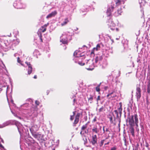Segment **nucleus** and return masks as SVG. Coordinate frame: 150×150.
I'll use <instances>...</instances> for the list:
<instances>
[{
	"label": "nucleus",
	"instance_id": "obj_1",
	"mask_svg": "<svg viewBox=\"0 0 150 150\" xmlns=\"http://www.w3.org/2000/svg\"><path fill=\"white\" fill-rule=\"evenodd\" d=\"M128 120L129 125L131 127L134 125L135 123L136 126V128L137 129L138 127V123H139L138 119V116L137 114L132 115L127 117V121Z\"/></svg>",
	"mask_w": 150,
	"mask_h": 150
},
{
	"label": "nucleus",
	"instance_id": "obj_2",
	"mask_svg": "<svg viewBox=\"0 0 150 150\" xmlns=\"http://www.w3.org/2000/svg\"><path fill=\"white\" fill-rule=\"evenodd\" d=\"M71 35L72 34L69 32L64 33L60 37V42L63 44H67L68 40H70L71 39Z\"/></svg>",
	"mask_w": 150,
	"mask_h": 150
},
{
	"label": "nucleus",
	"instance_id": "obj_3",
	"mask_svg": "<svg viewBox=\"0 0 150 150\" xmlns=\"http://www.w3.org/2000/svg\"><path fill=\"white\" fill-rule=\"evenodd\" d=\"M81 50H82V48H79V50H76L74 52V55L75 57L74 58V60L76 57L79 58V59H83L85 58V53L84 52H82L81 53V52H82Z\"/></svg>",
	"mask_w": 150,
	"mask_h": 150
},
{
	"label": "nucleus",
	"instance_id": "obj_4",
	"mask_svg": "<svg viewBox=\"0 0 150 150\" xmlns=\"http://www.w3.org/2000/svg\"><path fill=\"white\" fill-rule=\"evenodd\" d=\"M86 64L88 67H89L88 68H87L88 70H92L94 67L97 66V64H96L95 62L94 63L93 60L90 59L87 60Z\"/></svg>",
	"mask_w": 150,
	"mask_h": 150
},
{
	"label": "nucleus",
	"instance_id": "obj_5",
	"mask_svg": "<svg viewBox=\"0 0 150 150\" xmlns=\"http://www.w3.org/2000/svg\"><path fill=\"white\" fill-rule=\"evenodd\" d=\"M13 6L16 8H24L25 5L21 0H17L14 2L13 4Z\"/></svg>",
	"mask_w": 150,
	"mask_h": 150
},
{
	"label": "nucleus",
	"instance_id": "obj_6",
	"mask_svg": "<svg viewBox=\"0 0 150 150\" xmlns=\"http://www.w3.org/2000/svg\"><path fill=\"white\" fill-rule=\"evenodd\" d=\"M49 23H47L46 24H45L42 26L39 30V31L38 32V35L39 36L40 42H42V34L40 33L41 32H44L45 31H46V27L48 25Z\"/></svg>",
	"mask_w": 150,
	"mask_h": 150
},
{
	"label": "nucleus",
	"instance_id": "obj_7",
	"mask_svg": "<svg viewBox=\"0 0 150 150\" xmlns=\"http://www.w3.org/2000/svg\"><path fill=\"white\" fill-rule=\"evenodd\" d=\"M121 103H120V106L118 108V110H114V112L115 114L117 115V117L118 118L121 117L122 114V105L121 104Z\"/></svg>",
	"mask_w": 150,
	"mask_h": 150
},
{
	"label": "nucleus",
	"instance_id": "obj_8",
	"mask_svg": "<svg viewBox=\"0 0 150 150\" xmlns=\"http://www.w3.org/2000/svg\"><path fill=\"white\" fill-rule=\"evenodd\" d=\"M15 124L16 126H17L18 131L21 135V134L23 132H24L23 128V127L22 125L18 122H16Z\"/></svg>",
	"mask_w": 150,
	"mask_h": 150
},
{
	"label": "nucleus",
	"instance_id": "obj_9",
	"mask_svg": "<svg viewBox=\"0 0 150 150\" xmlns=\"http://www.w3.org/2000/svg\"><path fill=\"white\" fill-rule=\"evenodd\" d=\"M39 127L37 125H35L33 126L30 128V131L32 134L36 133V132L38 130Z\"/></svg>",
	"mask_w": 150,
	"mask_h": 150
},
{
	"label": "nucleus",
	"instance_id": "obj_10",
	"mask_svg": "<svg viewBox=\"0 0 150 150\" xmlns=\"http://www.w3.org/2000/svg\"><path fill=\"white\" fill-rule=\"evenodd\" d=\"M103 55H98L96 57L95 62L97 64V65L103 59Z\"/></svg>",
	"mask_w": 150,
	"mask_h": 150
},
{
	"label": "nucleus",
	"instance_id": "obj_11",
	"mask_svg": "<svg viewBox=\"0 0 150 150\" xmlns=\"http://www.w3.org/2000/svg\"><path fill=\"white\" fill-rule=\"evenodd\" d=\"M115 2L116 6H120L122 8V7H124L122 6L125 3V1L126 0H115Z\"/></svg>",
	"mask_w": 150,
	"mask_h": 150
},
{
	"label": "nucleus",
	"instance_id": "obj_12",
	"mask_svg": "<svg viewBox=\"0 0 150 150\" xmlns=\"http://www.w3.org/2000/svg\"><path fill=\"white\" fill-rule=\"evenodd\" d=\"M108 25L109 26V27L111 29L113 30H114L115 28H113L115 25V24L113 22L112 20L110 19L107 22Z\"/></svg>",
	"mask_w": 150,
	"mask_h": 150
},
{
	"label": "nucleus",
	"instance_id": "obj_13",
	"mask_svg": "<svg viewBox=\"0 0 150 150\" xmlns=\"http://www.w3.org/2000/svg\"><path fill=\"white\" fill-rule=\"evenodd\" d=\"M114 7V5L112 4L108 8L106 12L107 16H110L112 12L113 11Z\"/></svg>",
	"mask_w": 150,
	"mask_h": 150
},
{
	"label": "nucleus",
	"instance_id": "obj_14",
	"mask_svg": "<svg viewBox=\"0 0 150 150\" xmlns=\"http://www.w3.org/2000/svg\"><path fill=\"white\" fill-rule=\"evenodd\" d=\"M136 91V96L138 99H139L141 96V89L139 87H137Z\"/></svg>",
	"mask_w": 150,
	"mask_h": 150
},
{
	"label": "nucleus",
	"instance_id": "obj_15",
	"mask_svg": "<svg viewBox=\"0 0 150 150\" xmlns=\"http://www.w3.org/2000/svg\"><path fill=\"white\" fill-rule=\"evenodd\" d=\"M32 135L35 138L38 140H42L43 138L41 134L37 133L33 134Z\"/></svg>",
	"mask_w": 150,
	"mask_h": 150
},
{
	"label": "nucleus",
	"instance_id": "obj_16",
	"mask_svg": "<svg viewBox=\"0 0 150 150\" xmlns=\"http://www.w3.org/2000/svg\"><path fill=\"white\" fill-rule=\"evenodd\" d=\"M103 69L105 68L107 65V62L105 59H103L99 64Z\"/></svg>",
	"mask_w": 150,
	"mask_h": 150
},
{
	"label": "nucleus",
	"instance_id": "obj_17",
	"mask_svg": "<svg viewBox=\"0 0 150 150\" xmlns=\"http://www.w3.org/2000/svg\"><path fill=\"white\" fill-rule=\"evenodd\" d=\"M91 142L93 145H95L97 143V138L96 135H93L92 137Z\"/></svg>",
	"mask_w": 150,
	"mask_h": 150
},
{
	"label": "nucleus",
	"instance_id": "obj_18",
	"mask_svg": "<svg viewBox=\"0 0 150 150\" xmlns=\"http://www.w3.org/2000/svg\"><path fill=\"white\" fill-rule=\"evenodd\" d=\"M25 63L27 65L28 69V72L29 74H30L32 71V67L31 64H30V62H25Z\"/></svg>",
	"mask_w": 150,
	"mask_h": 150
},
{
	"label": "nucleus",
	"instance_id": "obj_19",
	"mask_svg": "<svg viewBox=\"0 0 150 150\" xmlns=\"http://www.w3.org/2000/svg\"><path fill=\"white\" fill-rule=\"evenodd\" d=\"M36 108L35 107L34 108V109H33V108L31 109V110L33 111H31V113H32L31 115L33 116V117H36L38 115V112H37V111L36 110Z\"/></svg>",
	"mask_w": 150,
	"mask_h": 150
},
{
	"label": "nucleus",
	"instance_id": "obj_20",
	"mask_svg": "<svg viewBox=\"0 0 150 150\" xmlns=\"http://www.w3.org/2000/svg\"><path fill=\"white\" fill-rule=\"evenodd\" d=\"M80 115L81 114L80 113H78L76 115L75 119L73 123L74 125H75L78 122Z\"/></svg>",
	"mask_w": 150,
	"mask_h": 150
},
{
	"label": "nucleus",
	"instance_id": "obj_21",
	"mask_svg": "<svg viewBox=\"0 0 150 150\" xmlns=\"http://www.w3.org/2000/svg\"><path fill=\"white\" fill-rule=\"evenodd\" d=\"M57 13V12L56 11H54L52 12L51 13L49 14L47 16L46 18L48 19L52 17H54Z\"/></svg>",
	"mask_w": 150,
	"mask_h": 150
},
{
	"label": "nucleus",
	"instance_id": "obj_22",
	"mask_svg": "<svg viewBox=\"0 0 150 150\" xmlns=\"http://www.w3.org/2000/svg\"><path fill=\"white\" fill-rule=\"evenodd\" d=\"M10 123L9 121H6L2 124H0V128H2L7 125H9Z\"/></svg>",
	"mask_w": 150,
	"mask_h": 150
},
{
	"label": "nucleus",
	"instance_id": "obj_23",
	"mask_svg": "<svg viewBox=\"0 0 150 150\" xmlns=\"http://www.w3.org/2000/svg\"><path fill=\"white\" fill-rule=\"evenodd\" d=\"M69 22V21L67 18H66L63 21V22L61 23V25L63 26L66 25Z\"/></svg>",
	"mask_w": 150,
	"mask_h": 150
},
{
	"label": "nucleus",
	"instance_id": "obj_24",
	"mask_svg": "<svg viewBox=\"0 0 150 150\" xmlns=\"http://www.w3.org/2000/svg\"><path fill=\"white\" fill-rule=\"evenodd\" d=\"M92 131L93 132H95L96 133H97L99 132V130L97 128L96 126L93 127L92 129Z\"/></svg>",
	"mask_w": 150,
	"mask_h": 150
},
{
	"label": "nucleus",
	"instance_id": "obj_25",
	"mask_svg": "<svg viewBox=\"0 0 150 150\" xmlns=\"http://www.w3.org/2000/svg\"><path fill=\"white\" fill-rule=\"evenodd\" d=\"M120 7V8L119 9L117 10V12L115 13V16H118L119 15H121V13L122 12V11L121 10V7Z\"/></svg>",
	"mask_w": 150,
	"mask_h": 150
},
{
	"label": "nucleus",
	"instance_id": "obj_26",
	"mask_svg": "<svg viewBox=\"0 0 150 150\" xmlns=\"http://www.w3.org/2000/svg\"><path fill=\"white\" fill-rule=\"evenodd\" d=\"M88 99L89 102H90L91 103L92 102L93 100V96L90 95L89 96H88Z\"/></svg>",
	"mask_w": 150,
	"mask_h": 150
},
{
	"label": "nucleus",
	"instance_id": "obj_27",
	"mask_svg": "<svg viewBox=\"0 0 150 150\" xmlns=\"http://www.w3.org/2000/svg\"><path fill=\"white\" fill-rule=\"evenodd\" d=\"M130 131L131 132V133L132 134V135L133 136H134V129L132 127H131L130 128Z\"/></svg>",
	"mask_w": 150,
	"mask_h": 150
},
{
	"label": "nucleus",
	"instance_id": "obj_28",
	"mask_svg": "<svg viewBox=\"0 0 150 150\" xmlns=\"http://www.w3.org/2000/svg\"><path fill=\"white\" fill-rule=\"evenodd\" d=\"M88 124L86 123L85 125H83L81 127V130L83 131L87 127Z\"/></svg>",
	"mask_w": 150,
	"mask_h": 150
},
{
	"label": "nucleus",
	"instance_id": "obj_29",
	"mask_svg": "<svg viewBox=\"0 0 150 150\" xmlns=\"http://www.w3.org/2000/svg\"><path fill=\"white\" fill-rule=\"evenodd\" d=\"M105 110V107L103 106H102L98 110V112H102L104 111Z\"/></svg>",
	"mask_w": 150,
	"mask_h": 150
},
{
	"label": "nucleus",
	"instance_id": "obj_30",
	"mask_svg": "<svg viewBox=\"0 0 150 150\" xmlns=\"http://www.w3.org/2000/svg\"><path fill=\"white\" fill-rule=\"evenodd\" d=\"M2 62V63L3 64V66H2L0 65V71H1V69H5L6 71V67L5 66L4 64L3 63V62Z\"/></svg>",
	"mask_w": 150,
	"mask_h": 150
},
{
	"label": "nucleus",
	"instance_id": "obj_31",
	"mask_svg": "<svg viewBox=\"0 0 150 150\" xmlns=\"http://www.w3.org/2000/svg\"><path fill=\"white\" fill-rule=\"evenodd\" d=\"M108 118L109 119L110 122L111 123H113L112 117L111 115H109L108 117Z\"/></svg>",
	"mask_w": 150,
	"mask_h": 150
},
{
	"label": "nucleus",
	"instance_id": "obj_32",
	"mask_svg": "<svg viewBox=\"0 0 150 150\" xmlns=\"http://www.w3.org/2000/svg\"><path fill=\"white\" fill-rule=\"evenodd\" d=\"M100 48V45L99 44H98L96 47L93 48L94 50H96V51H97Z\"/></svg>",
	"mask_w": 150,
	"mask_h": 150
},
{
	"label": "nucleus",
	"instance_id": "obj_33",
	"mask_svg": "<svg viewBox=\"0 0 150 150\" xmlns=\"http://www.w3.org/2000/svg\"><path fill=\"white\" fill-rule=\"evenodd\" d=\"M17 61L18 63H20L22 66H23V64L22 63V62L20 60V58L19 57L17 58Z\"/></svg>",
	"mask_w": 150,
	"mask_h": 150
},
{
	"label": "nucleus",
	"instance_id": "obj_34",
	"mask_svg": "<svg viewBox=\"0 0 150 150\" xmlns=\"http://www.w3.org/2000/svg\"><path fill=\"white\" fill-rule=\"evenodd\" d=\"M100 85L98 86L96 88V91L97 92H99L100 90Z\"/></svg>",
	"mask_w": 150,
	"mask_h": 150
},
{
	"label": "nucleus",
	"instance_id": "obj_35",
	"mask_svg": "<svg viewBox=\"0 0 150 150\" xmlns=\"http://www.w3.org/2000/svg\"><path fill=\"white\" fill-rule=\"evenodd\" d=\"M78 63L81 66H83L85 64H86V63H83L82 62H80V61L78 62Z\"/></svg>",
	"mask_w": 150,
	"mask_h": 150
},
{
	"label": "nucleus",
	"instance_id": "obj_36",
	"mask_svg": "<svg viewBox=\"0 0 150 150\" xmlns=\"http://www.w3.org/2000/svg\"><path fill=\"white\" fill-rule=\"evenodd\" d=\"M74 97H75L74 96L73 97V98H74L73 105H75V104L76 103V100L75 98H74Z\"/></svg>",
	"mask_w": 150,
	"mask_h": 150
},
{
	"label": "nucleus",
	"instance_id": "obj_37",
	"mask_svg": "<svg viewBox=\"0 0 150 150\" xmlns=\"http://www.w3.org/2000/svg\"><path fill=\"white\" fill-rule=\"evenodd\" d=\"M83 8H82V9H81V11L82 12V13H83L84 12H87V8H86V9H85L84 10V11H83Z\"/></svg>",
	"mask_w": 150,
	"mask_h": 150
},
{
	"label": "nucleus",
	"instance_id": "obj_38",
	"mask_svg": "<svg viewBox=\"0 0 150 150\" xmlns=\"http://www.w3.org/2000/svg\"><path fill=\"white\" fill-rule=\"evenodd\" d=\"M105 141V140H102L100 142V146H102L104 142Z\"/></svg>",
	"mask_w": 150,
	"mask_h": 150
},
{
	"label": "nucleus",
	"instance_id": "obj_39",
	"mask_svg": "<svg viewBox=\"0 0 150 150\" xmlns=\"http://www.w3.org/2000/svg\"><path fill=\"white\" fill-rule=\"evenodd\" d=\"M35 103L37 105H39V102L38 101L36 100L35 101Z\"/></svg>",
	"mask_w": 150,
	"mask_h": 150
},
{
	"label": "nucleus",
	"instance_id": "obj_40",
	"mask_svg": "<svg viewBox=\"0 0 150 150\" xmlns=\"http://www.w3.org/2000/svg\"><path fill=\"white\" fill-rule=\"evenodd\" d=\"M117 148L116 146H114L110 150H116Z\"/></svg>",
	"mask_w": 150,
	"mask_h": 150
},
{
	"label": "nucleus",
	"instance_id": "obj_41",
	"mask_svg": "<svg viewBox=\"0 0 150 150\" xmlns=\"http://www.w3.org/2000/svg\"><path fill=\"white\" fill-rule=\"evenodd\" d=\"M74 116H73V115H71V117H70V119L72 121L74 119Z\"/></svg>",
	"mask_w": 150,
	"mask_h": 150
},
{
	"label": "nucleus",
	"instance_id": "obj_42",
	"mask_svg": "<svg viewBox=\"0 0 150 150\" xmlns=\"http://www.w3.org/2000/svg\"><path fill=\"white\" fill-rule=\"evenodd\" d=\"M144 0H139V2L140 4L143 3V2H144Z\"/></svg>",
	"mask_w": 150,
	"mask_h": 150
},
{
	"label": "nucleus",
	"instance_id": "obj_43",
	"mask_svg": "<svg viewBox=\"0 0 150 150\" xmlns=\"http://www.w3.org/2000/svg\"><path fill=\"white\" fill-rule=\"evenodd\" d=\"M100 100V96H98L97 98V103H98V101L99 100Z\"/></svg>",
	"mask_w": 150,
	"mask_h": 150
},
{
	"label": "nucleus",
	"instance_id": "obj_44",
	"mask_svg": "<svg viewBox=\"0 0 150 150\" xmlns=\"http://www.w3.org/2000/svg\"><path fill=\"white\" fill-rule=\"evenodd\" d=\"M149 144L147 142H146V143H145V146L147 148H148L149 147Z\"/></svg>",
	"mask_w": 150,
	"mask_h": 150
},
{
	"label": "nucleus",
	"instance_id": "obj_45",
	"mask_svg": "<svg viewBox=\"0 0 150 150\" xmlns=\"http://www.w3.org/2000/svg\"><path fill=\"white\" fill-rule=\"evenodd\" d=\"M96 118L97 117H95V118H94L93 120V121L94 122H95L96 121Z\"/></svg>",
	"mask_w": 150,
	"mask_h": 150
},
{
	"label": "nucleus",
	"instance_id": "obj_46",
	"mask_svg": "<svg viewBox=\"0 0 150 150\" xmlns=\"http://www.w3.org/2000/svg\"><path fill=\"white\" fill-rule=\"evenodd\" d=\"M28 104H25V105H22V108L23 107H24V106H28Z\"/></svg>",
	"mask_w": 150,
	"mask_h": 150
},
{
	"label": "nucleus",
	"instance_id": "obj_47",
	"mask_svg": "<svg viewBox=\"0 0 150 150\" xmlns=\"http://www.w3.org/2000/svg\"><path fill=\"white\" fill-rule=\"evenodd\" d=\"M11 112L13 114V115L14 116H15V117H17V115L14 113L13 112H12V111H11Z\"/></svg>",
	"mask_w": 150,
	"mask_h": 150
},
{
	"label": "nucleus",
	"instance_id": "obj_48",
	"mask_svg": "<svg viewBox=\"0 0 150 150\" xmlns=\"http://www.w3.org/2000/svg\"><path fill=\"white\" fill-rule=\"evenodd\" d=\"M50 92V91L49 90H47V95H48L49 93Z\"/></svg>",
	"mask_w": 150,
	"mask_h": 150
},
{
	"label": "nucleus",
	"instance_id": "obj_49",
	"mask_svg": "<svg viewBox=\"0 0 150 150\" xmlns=\"http://www.w3.org/2000/svg\"><path fill=\"white\" fill-rule=\"evenodd\" d=\"M133 150H138L137 148H135L133 149Z\"/></svg>",
	"mask_w": 150,
	"mask_h": 150
},
{
	"label": "nucleus",
	"instance_id": "obj_50",
	"mask_svg": "<svg viewBox=\"0 0 150 150\" xmlns=\"http://www.w3.org/2000/svg\"><path fill=\"white\" fill-rule=\"evenodd\" d=\"M34 79H36L37 78V76L36 75H35L34 76Z\"/></svg>",
	"mask_w": 150,
	"mask_h": 150
},
{
	"label": "nucleus",
	"instance_id": "obj_51",
	"mask_svg": "<svg viewBox=\"0 0 150 150\" xmlns=\"http://www.w3.org/2000/svg\"><path fill=\"white\" fill-rule=\"evenodd\" d=\"M86 133H87L88 132V130H87V131H85V132Z\"/></svg>",
	"mask_w": 150,
	"mask_h": 150
},
{
	"label": "nucleus",
	"instance_id": "obj_52",
	"mask_svg": "<svg viewBox=\"0 0 150 150\" xmlns=\"http://www.w3.org/2000/svg\"><path fill=\"white\" fill-rule=\"evenodd\" d=\"M124 139V141L125 142H126V139H125V137H124V139Z\"/></svg>",
	"mask_w": 150,
	"mask_h": 150
},
{
	"label": "nucleus",
	"instance_id": "obj_53",
	"mask_svg": "<svg viewBox=\"0 0 150 150\" xmlns=\"http://www.w3.org/2000/svg\"><path fill=\"white\" fill-rule=\"evenodd\" d=\"M83 131L82 130H81V132H80V134H81V135H82L83 134V133L82 134V132H83Z\"/></svg>",
	"mask_w": 150,
	"mask_h": 150
},
{
	"label": "nucleus",
	"instance_id": "obj_54",
	"mask_svg": "<svg viewBox=\"0 0 150 150\" xmlns=\"http://www.w3.org/2000/svg\"><path fill=\"white\" fill-rule=\"evenodd\" d=\"M75 111H74V112H73V116H74L75 114Z\"/></svg>",
	"mask_w": 150,
	"mask_h": 150
},
{
	"label": "nucleus",
	"instance_id": "obj_55",
	"mask_svg": "<svg viewBox=\"0 0 150 150\" xmlns=\"http://www.w3.org/2000/svg\"><path fill=\"white\" fill-rule=\"evenodd\" d=\"M103 133H104L105 132V130H104V127H103Z\"/></svg>",
	"mask_w": 150,
	"mask_h": 150
},
{
	"label": "nucleus",
	"instance_id": "obj_56",
	"mask_svg": "<svg viewBox=\"0 0 150 150\" xmlns=\"http://www.w3.org/2000/svg\"><path fill=\"white\" fill-rule=\"evenodd\" d=\"M111 94H112V93H110V94H108V95H107V96L108 97V96H109L110 95H111Z\"/></svg>",
	"mask_w": 150,
	"mask_h": 150
},
{
	"label": "nucleus",
	"instance_id": "obj_57",
	"mask_svg": "<svg viewBox=\"0 0 150 150\" xmlns=\"http://www.w3.org/2000/svg\"><path fill=\"white\" fill-rule=\"evenodd\" d=\"M17 117L19 119H21V117H18V116H17Z\"/></svg>",
	"mask_w": 150,
	"mask_h": 150
},
{
	"label": "nucleus",
	"instance_id": "obj_58",
	"mask_svg": "<svg viewBox=\"0 0 150 150\" xmlns=\"http://www.w3.org/2000/svg\"><path fill=\"white\" fill-rule=\"evenodd\" d=\"M147 2H149L150 3V0H147Z\"/></svg>",
	"mask_w": 150,
	"mask_h": 150
},
{
	"label": "nucleus",
	"instance_id": "obj_59",
	"mask_svg": "<svg viewBox=\"0 0 150 150\" xmlns=\"http://www.w3.org/2000/svg\"><path fill=\"white\" fill-rule=\"evenodd\" d=\"M106 132H107V131H108V129H106Z\"/></svg>",
	"mask_w": 150,
	"mask_h": 150
},
{
	"label": "nucleus",
	"instance_id": "obj_60",
	"mask_svg": "<svg viewBox=\"0 0 150 150\" xmlns=\"http://www.w3.org/2000/svg\"><path fill=\"white\" fill-rule=\"evenodd\" d=\"M101 128H102V127L101 126H100V128H99L101 130Z\"/></svg>",
	"mask_w": 150,
	"mask_h": 150
},
{
	"label": "nucleus",
	"instance_id": "obj_61",
	"mask_svg": "<svg viewBox=\"0 0 150 150\" xmlns=\"http://www.w3.org/2000/svg\"><path fill=\"white\" fill-rule=\"evenodd\" d=\"M109 142H108V143H106V144H105V145L108 144H109Z\"/></svg>",
	"mask_w": 150,
	"mask_h": 150
},
{
	"label": "nucleus",
	"instance_id": "obj_62",
	"mask_svg": "<svg viewBox=\"0 0 150 150\" xmlns=\"http://www.w3.org/2000/svg\"><path fill=\"white\" fill-rule=\"evenodd\" d=\"M138 127H137V129H136L138 131H139V129L138 128ZM136 129H137V128H136Z\"/></svg>",
	"mask_w": 150,
	"mask_h": 150
},
{
	"label": "nucleus",
	"instance_id": "obj_63",
	"mask_svg": "<svg viewBox=\"0 0 150 150\" xmlns=\"http://www.w3.org/2000/svg\"><path fill=\"white\" fill-rule=\"evenodd\" d=\"M78 30V28H76V29H75V30Z\"/></svg>",
	"mask_w": 150,
	"mask_h": 150
},
{
	"label": "nucleus",
	"instance_id": "obj_64",
	"mask_svg": "<svg viewBox=\"0 0 150 150\" xmlns=\"http://www.w3.org/2000/svg\"><path fill=\"white\" fill-rule=\"evenodd\" d=\"M119 125H120V120H119Z\"/></svg>",
	"mask_w": 150,
	"mask_h": 150
}]
</instances>
